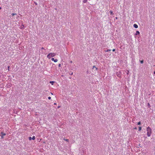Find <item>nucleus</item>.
Masks as SVG:
<instances>
[{
    "label": "nucleus",
    "mask_w": 155,
    "mask_h": 155,
    "mask_svg": "<svg viewBox=\"0 0 155 155\" xmlns=\"http://www.w3.org/2000/svg\"><path fill=\"white\" fill-rule=\"evenodd\" d=\"M87 0H83V2L84 3H85L87 2Z\"/></svg>",
    "instance_id": "9b49d317"
},
{
    "label": "nucleus",
    "mask_w": 155,
    "mask_h": 155,
    "mask_svg": "<svg viewBox=\"0 0 155 155\" xmlns=\"http://www.w3.org/2000/svg\"><path fill=\"white\" fill-rule=\"evenodd\" d=\"M149 104H148V105H149Z\"/></svg>",
    "instance_id": "f704fd0d"
},
{
    "label": "nucleus",
    "mask_w": 155,
    "mask_h": 155,
    "mask_svg": "<svg viewBox=\"0 0 155 155\" xmlns=\"http://www.w3.org/2000/svg\"><path fill=\"white\" fill-rule=\"evenodd\" d=\"M71 74L72 75L73 74V73H71Z\"/></svg>",
    "instance_id": "72a5a7b5"
},
{
    "label": "nucleus",
    "mask_w": 155,
    "mask_h": 155,
    "mask_svg": "<svg viewBox=\"0 0 155 155\" xmlns=\"http://www.w3.org/2000/svg\"><path fill=\"white\" fill-rule=\"evenodd\" d=\"M140 63H141L142 64V63H143V60H142V61H140Z\"/></svg>",
    "instance_id": "a211bd4d"
},
{
    "label": "nucleus",
    "mask_w": 155,
    "mask_h": 155,
    "mask_svg": "<svg viewBox=\"0 0 155 155\" xmlns=\"http://www.w3.org/2000/svg\"><path fill=\"white\" fill-rule=\"evenodd\" d=\"M56 55V54L54 53H49L47 56V57L50 59L51 57H54Z\"/></svg>",
    "instance_id": "f03ea898"
},
{
    "label": "nucleus",
    "mask_w": 155,
    "mask_h": 155,
    "mask_svg": "<svg viewBox=\"0 0 155 155\" xmlns=\"http://www.w3.org/2000/svg\"><path fill=\"white\" fill-rule=\"evenodd\" d=\"M2 135V136H5L6 135V134L5 133H4L2 132H1V133Z\"/></svg>",
    "instance_id": "423d86ee"
},
{
    "label": "nucleus",
    "mask_w": 155,
    "mask_h": 155,
    "mask_svg": "<svg viewBox=\"0 0 155 155\" xmlns=\"http://www.w3.org/2000/svg\"><path fill=\"white\" fill-rule=\"evenodd\" d=\"M50 83H51L52 85H53V83H54V82L53 81H50Z\"/></svg>",
    "instance_id": "9d476101"
},
{
    "label": "nucleus",
    "mask_w": 155,
    "mask_h": 155,
    "mask_svg": "<svg viewBox=\"0 0 155 155\" xmlns=\"http://www.w3.org/2000/svg\"><path fill=\"white\" fill-rule=\"evenodd\" d=\"M54 105H56V103H54Z\"/></svg>",
    "instance_id": "c85d7f7f"
},
{
    "label": "nucleus",
    "mask_w": 155,
    "mask_h": 155,
    "mask_svg": "<svg viewBox=\"0 0 155 155\" xmlns=\"http://www.w3.org/2000/svg\"><path fill=\"white\" fill-rule=\"evenodd\" d=\"M134 129H137V127H135V128H134Z\"/></svg>",
    "instance_id": "cd10ccee"
},
{
    "label": "nucleus",
    "mask_w": 155,
    "mask_h": 155,
    "mask_svg": "<svg viewBox=\"0 0 155 155\" xmlns=\"http://www.w3.org/2000/svg\"><path fill=\"white\" fill-rule=\"evenodd\" d=\"M51 94L52 95H53V93H51Z\"/></svg>",
    "instance_id": "7c9ffc66"
},
{
    "label": "nucleus",
    "mask_w": 155,
    "mask_h": 155,
    "mask_svg": "<svg viewBox=\"0 0 155 155\" xmlns=\"http://www.w3.org/2000/svg\"><path fill=\"white\" fill-rule=\"evenodd\" d=\"M153 73H154V74H155V71H154V72H153Z\"/></svg>",
    "instance_id": "c756f323"
},
{
    "label": "nucleus",
    "mask_w": 155,
    "mask_h": 155,
    "mask_svg": "<svg viewBox=\"0 0 155 155\" xmlns=\"http://www.w3.org/2000/svg\"><path fill=\"white\" fill-rule=\"evenodd\" d=\"M58 66H59V67H60L61 66V64H59Z\"/></svg>",
    "instance_id": "412c9836"
},
{
    "label": "nucleus",
    "mask_w": 155,
    "mask_h": 155,
    "mask_svg": "<svg viewBox=\"0 0 155 155\" xmlns=\"http://www.w3.org/2000/svg\"><path fill=\"white\" fill-rule=\"evenodd\" d=\"M60 106H58V108H60Z\"/></svg>",
    "instance_id": "5701e85b"
},
{
    "label": "nucleus",
    "mask_w": 155,
    "mask_h": 155,
    "mask_svg": "<svg viewBox=\"0 0 155 155\" xmlns=\"http://www.w3.org/2000/svg\"><path fill=\"white\" fill-rule=\"evenodd\" d=\"M133 26L135 28H138V26L136 24H135Z\"/></svg>",
    "instance_id": "20e7f679"
},
{
    "label": "nucleus",
    "mask_w": 155,
    "mask_h": 155,
    "mask_svg": "<svg viewBox=\"0 0 155 155\" xmlns=\"http://www.w3.org/2000/svg\"><path fill=\"white\" fill-rule=\"evenodd\" d=\"M110 14L111 15H114V13H113V12L112 11H110Z\"/></svg>",
    "instance_id": "6e6552de"
},
{
    "label": "nucleus",
    "mask_w": 155,
    "mask_h": 155,
    "mask_svg": "<svg viewBox=\"0 0 155 155\" xmlns=\"http://www.w3.org/2000/svg\"><path fill=\"white\" fill-rule=\"evenodd\" d=\"M140 34V32L138 31H137L135 34L136 35H139Z\"/></svg>",
    "instance_id": "39448f33"
},
{
    "label": "nucleus",
    "mask_w": 155,
    "mask_h": 155,
    "mask_svg": "<svg viewBox=\"0 0 155 155\" xmlns=\"http://www.w3.org/2000/svg\"><path fill=\"white\" fill-rule=\"evenodd\" d=\"M140 124H141V123H140V122H138V123H137V124H138V125H140Z\"/></svg>",
    "instance_id": "f3484780"
},
{
    "label": "nucleus",
    "mask_w": 155,
    "mask_h": 155,
    "mask_svg": "<svg viewBox=\"0 0 155 155\" xmlns=\"http://www.w3.org/2000/svg\"><path fill=\"white\" fill-rule=\"evenodd\" d=\"M147 135L148 137H150L152 133V130L151 129L148 127L147 128Z\"/></svg>",
    "instance_id": "f257e3e1"
},
{
    "label": "nucleus",
    "mask_w": 155,
    "mask_h": 155,
    "mask_svg": "<svg viewBox=\"0 0 155 155\" xmlns=\"http://www.w3.org/2000/svg\"><path fill=\"white\" fill-rule=\"evenodd\" d=\"M48 99H49V100H50L51 99V97H48Z\"/></svg>",
    "instance_id": "6ab92c4d"
},
{
    "label": "nucleus",
    "mask_w": 155,
    "mask_h": 155,
    "mask_svg": "<svg viewBox=\"0 0 155 155\" xmlns=\"http://www.w3.org/2000/svg\"><path fill=\"white\" fill-rule=\"evenodd\" d=\"M111 51V50H110V49H108V50H105V52H108L109 51Z\"/></svg>",
    "instance_id": "f8f14e48"
},
{
    "label": "nucleus",
    "mask_w": 155,
    "mask_h": 155,
    "mask_svg": "<svg viewBox=\"0 0 155 155\" xmlns=\"http://www.w3.org/2000/svg\"><path fill=\"white\" fill-rule=\"evenodd\" d=\"M36 5H37V3H35Z\"/></svg>",
    "instance_id": "a878e982"
},
{
    "label": "nucleus",
    "mask_w": 155,
    "mask_h": 155,
    "mask_svg": "<svg viewBox=\"0 0 155 155\" xmlns=\"http://www.w3.org/2000/svg\"><path fill=\"white\" fill-rule=\"evenodd\" d=\"M41 49H44V48L43 47H42V48H41Z\"/></svg>",
    "instance_id": "bb28decb"
},
{
    "label": "nucleus",
    "mask_w": 155,
    "mask_h": 155,
    "mask_svg": "<svg viewBox=\"0 0 155 155\" xmlns=\"http://www.w3.org/2000/svg\"><path fill=\"white\" fill-rule=\"evenodd\" d=\"M115 18H116V19H117V18L116 17Z\"/></svg>",
    "instance_id": "473e14b6"
},
{
    "label": "nucleus",
    "mask_w": 155,
    "mask_h": 155,
    "mask_svg": "<svg viewBox=\"0 0 155 155\" xmlns=\"http://www.w3.org/2000/svg\"><path fill=\"white\" fill-rule=\"evenodd\" d=\"M63 140H65V141H66L67 142H68L69 141V140L68 139H65V138H64L63 139Z\"/></svg>",
    "instance_id": "0eeeda50"
},
{
    "label": "nucleus",
    "mask_w": 155,
    "mask_h": 155,
    "mask_svg": "<svg viewBox=\"0 0 155 155\" xmlns=\"http://www.w3.org/2000/svg\"><path fill=\"white\" fill-rule=\"evenodd\" d=\"M129 71L128 70V71H127V74H129Z\"/></svg>",
    "instance_id": "4be33fe9"
},
{
    "label": "nucleus",
    "mask_w": 155,
    "mask_h": 155,
    "mask_svg": "<svg viewBox=\"0 0 155 155\" xmlns=\"http://www.w3.org/2000/svg\"><path fill=\"white\" fill-rule=\"evenodd\" d=\"M51 60L52 61H53L55 62H57L58 61V60L57 59H54L53 58H52L51 59Z\"/></svg>",
    "instance_id": "7ed1b4c3"
},
{
    "label": "nucleus",
    "mask_w": 155,
    "mask_h": 155,
    "mask_svg": "<svg viewBox=\"0 0 155 155\" xmlns=\"http://www.w3.org/2000/svg\"><path fill=\"white\" fill-rule=\"evenodd\" d=\"M149 104H148V105H149Z\"/></svg>",
    "instance_id": "c9c22d12"
},
{
    "label": "nucleus",
    "mask_w": 155,
    "mask_h": 155,
    "mask_svg": "<svg viewBox=\"0 0 155 155\" xmlns=\"http://www.w3.org/2000/svg\"><path fill=\"white\" fill-rule=\"evenodd\" d=\"M28 139L29 140H31L32 139V138L31 137H28Z\"/></svg>",
    "instance_id": "2eb2a0df"
},
{
    "label": "nucleus",
    "mask_w": 155,
    "mask_h": 155,
    "mask_svg": "<svg viewBox=\"0 0 155 155\" xmlns=\"http://www.w3.org/2000/svg\"><path fill=\"white\" fill-rule=\"evenodd\" d=\"M9 68H10L9 66H8V70H9Z\"/></svg>",
    "instance_id": "393cba45"
},
{
    "label": "nucleus",
    "mask_w": 155,
    "mask_h": 155,
    "mask_svg": "<svg viewBox=\"0 0 155 155\" xmlns=\"http://www.w3.org/2000/svg\"><path fill=\"white\" fill-rule=\"evenodd\" d=\"M115 51V49H113L112 50V51Z\"/></svg>",
    "instance_id": "aec40b11"
},
{
    "label": "nucleus",
    "mask_w": 155,
    "mask_h": 155,
    "mask_svg": "<svg viewBox=\"0 0 155 155\" xmlns=\"http://www.w3.org/2000/svg\"><path fill=\"white\" fill-rule=\"evenodd\" d=\"M2 9V8L1 7H0V9Z\"/></svg>",
    "instance_id": "2f4dec72"
},
{
    "label": "nucleus",
    "mask_w": 155,
    "mask_h": 155,
    "mask_svg": "<svg viewBox=\"0 0 155 155\" xmlns=\"http://www.w3.org/2000/svg\"><path fill=\"white\" fill-rule=\"evenodd\" d=\"M95 68V69L96 70V71H97V67H95V66H94H94H93V68Z\"/></svg>",
    "instance_id": "1a4fd4ad"
},
{
    "label": "nucleus",
    "mask_w": 155,
    "mask_h": 155,
    "mask_svg": "<svg viewBox=\"0 0 155 155\" xmlns=\"http://www.w3.org/2000/svg\"><path fill=\"white\" fill-rule=\"evenodd\" d=\"M32 139L33 140H35V136H33L32 137Z\"/></svg>",
    "instance_id": "ddd939ff"
},
{
    "label": "nucleus",
    "mask_w": 155,
    "mask_h": 155,
    "mask_svg": "<svg viewBox=\"0 0 155 155\" xmlns=\"http://www.w3.org/2000/svg\"><path fill=\"white\" fill-rule=\"evenodd\" d=\"M1 137H2V138H4V137H3V136H2H2Z\"/></svg>",
    "instance_id": "b1692460"
},
{
    "label": "nucleus",
    "mask_w": 155,
    "mask_h": 155,
    "mask_svg": "<svg viewBox=\"0 0 155 155\" xmlns=\"http://www.w3.org/2000/svg\"><path fill=\"white\" fill-rule=\"evenodd\" d=\"M17 14L16 13H12V15H13V16H14V15H16Z\"/></svg>",
    "instance_id": "dca6fc26"
},
{
    "label": "nucleus",
    "mask_w": 155,
    "mask_h": 155,
    "mask_svg": "<svg viewBox=\"0 0 155 155\" xmlns=\"http://www.w3.org/2000/svg\"><path fill=\"white\" fill-rule=\"evenodd\" d=\"M141 128H141V127H139V131H140V130H141Z\"/></svg>",
    "instance_id": "4468645a"
}]
</instances>
